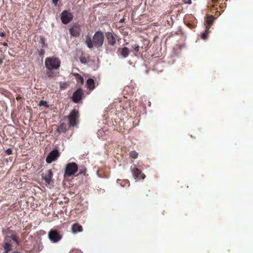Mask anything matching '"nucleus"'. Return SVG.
<instances>
[{"mask_svg":"<svg viewBox=\"0 0 253 253\" xmlns=\"http://www.w3.org/2000/svg\"><path fill=\"white\" fill-rule=\"evenodd\" d=\"M10 239H11V236H5V238H4V243H5V242L9 243V242L10 241Z\"/></svg>","mask_w":253,"mask_h":253,"instance_id":"26","label":"nucleus"},{"mask_svg":"<svg viewBox=\"0 0 253 253\" xmlns=\"http://www.w3.org/2000/svg\"><path fill=\"white\" fill-rule=\"evenodd\" d=\"M3 45L4 46H8V44L6 42H4L3 43Z\"/></svg>","mask_w":253,"mask_h":253,"instance_id":"34","label":"nucleus"},{"mask_svg":"<svg viewBox=\"0 0 253 253\" xmlns=\"http://www.w3.org/2000/svg\"><path fill=\"white\" fill-rule=\"evenodd\" d=\"M42 249V247L39 248V250L40 251V250H41Z\"/></svg>","mask_w":253,"mask_h":253,"instance_id":"37","label":"nucleus"},{"mask_svg":"<svg viewBox=\"0 0 253 253\" xmlns=\"http://www.w3.org/2000/svg\"><path fill=\"white\" fill-rule=\"evenodd\" d=\"M124 183H126V184H127L129 182L128 180H125L124 181Z\"/></svg>","mask_w":253,"mask_h":253,"instance_id":"35","label":"nucleus"},{"mask_svg":"<svg viewBox=\"0 0 253 253\" xmlns=\"http://www.w3.org/2000/svg\"><path fill=\"white\" fill-rule=\"evenodd\" d=\"M214 17L213 15H211L209 17H208L206 19V23L207 25L206 26V31H209V29L211 28V26L212 25Z\"/></svg>","mask_w":253,"mask_h":253,"instance_id":"12","label":"nucleus"},{"mask_svg":"<svg viewBox=\"0 0 253 253\" xmlns=\"http://www.w3.org/2000/svg\"><path fill=\"white\" fill-rule=\"evenodd\" d=\"M11 240L15 242L17 244H19V241L15 235H12L11 236Z\"/></svg>","mask_w":253,"mask_h":253,"instance_id":"23","label":"nucleus"},{"mask_svg":"<svg viewBox=\"0 0 253 253\" xmlns=\"http://www.w3.org/2000/svg\"><path fill=\"white\" fill-rule=\"evenodd\" d=\"M119 51L120 52V54L122 58H126L128 57L129 53V50L126 47H124L121 49H120Z\"/></svg>","mask_w":253,"mask_h":253,"instance_id":"13","label":"nucleus"},{"mask_svg":"<svg viewBox=\"0 0 253 253\" xmlns=\"http://www.w3.org/2000/svg\"><path fill=\"white\" fill-rule=\"evenodd\" d=\"M4 249V253H8L9 251L11 250V246L8 242L4 243V245L3 246Z\"/></svg>","mask_w":253,"mask_h":253,"instance_id":"17","label":"nucleus"},{"mask_svg":"<svg viewBox=\"0 0 253 253\" xmlns=\"http://www.w3.org/2000/svg\"><path fill=\"white\" fill-rule=\"evenodd\" d=\"M57 131L60 133H65L67 131L66 125L64 123L61 124L57 129Z\"/></svg>","mask_w":253,"mask_h":253,"instance_id":"18","label":"nucleus"},{"mask_svg":"<svg viewBox=\"0 0 253 253\" xmlns=\"http://www.w3.org/2000/svg\"><path fill=\"white\" fill-rule=\"evenodd\" d=\"M73 18L72 14L67 10H63L61 14V20L64 24L69 23Z\"/></svg>","mask_w":253,"mask_h":253,"instance_id":"7","label":"nucleus"},{"mask_svg":"<svg viewBox=\"0 0 253 253\" xmlns=\"http://www.w3.org/2000/svg\"><path fill=\"white\" fill-rule=\"evenodd\" d=\"M119 181H120V179H118V180H117V182L118 183V182H119Z\"/></svg>","mask_w":253,"mask_h":253,"instance_id":"38","label":"nucleus"},{"mask_svg":"<svg viewBox=\"0 0 253 253\" xmlns=\"http://www.w3.org/2000/svg\"><path fill=\"white\" fill-rule=\"evenodd\" d=\"M139 45H135V46L134 47V50L135 52H138L139 50Z\"/></svg>","mask_w":253,"mask_h":253,"instance_id":"29","label":"nucleus"},{"mask_svg":"<svg viewBox=\"0 0 253 253\" xmlns=\"http://www.w3.org/2000/svg\"><path fill=\"white\" fill-rule=\"evenodd\" d=\"M5 153L8 155H10L12 154V149L11 148H8L5 150Z\"/></svg>","mask_w":253,"mask_h":253,"instance_id":"27","label":"nucleus"},{"mask_svg":"<svg viewBox=\"0 0 253 253\" xmlns=\"http://www.w3.org/2000/svg\"><path fill=\"white\" fill-rule=\"evenodd\" d=\"M39 55L42 56H43L44 54V51L43 49H41L39 51Z\"/></svg>","mask_w":253,"mask_h":253,"instance_id":"28","label":"nucleus"},{"mask_svg":"<svg viewBox=\"0 0 253 253\" xmlns=\"http://www.w3.org/2000/svg\"><path fill=\"white\" fill-rule=\"evenodd\" d=\"M184 2H185V3H188V4H191V3H192V1H191V0H187V1H186V0H184Z\"/></svg>","mask_w":253,"mask_h":253,"instance_id":"30","label":"nucleus"},{"mask_svg":"<svg viewBox=\"0 0 253 253\" xmlns=\"http://www.w3.org/2000/svg\"><path fill=\"white\" fill-rule=\"evenodd\" d=\"M104 36L100 31H97L94 34L92 39L89 36H85V43L89 49H91L93 46L99 48L103 44Z\"/></svg>","mask_w":253,"mask_h":253,"instance_id":"1","label":"nucleus"},{"mask_svg":"<svg viewBox=\"0 0 253 253\" xmlns=\"http://www.w3.org/2000/svg\"><path fill=\"white\" fill-rule=\"evenodd\" d=\"M86 86L89 90H93L95 87L94 81L93 79L91 78L88 79L86 81Z\"/></svg>","mask_w":253,"mask_h":253,"instance_id":"15","label":"nucleus"},{"mask_svg":"<svg viewBox=\"0 0 253 253\" xmlns=\"http://www.w3.org/2000/svg\"><path fill=\"white\" fill-rule=\"evenodd\" d=\"M60 61L55 57H47L45 60V66L47 70L58 69L60 66Z\"/></svg>","mask_w":253,"mask_h":253,"instance_id":"2","label":"nucleus"},{"mask_svg":"<svg viewBox=\"0 0 253 253\" xmlns=\"http://www.w3.org/2000/svg\"><path fill=\"white\" fill-rule=\"evenodd\" d=\"M40 106H45L46 107H48V106L47 104V102L46 101H41L40 102V104H39Z\"/></svg>","mask_w":253,"mask_h":253,"instance_id":"24","label":"nucleus"},{"mask_svg":"<svg viewBox=\"0 0 253 253\" xmlns=\"http://www.w3.org/2000/svg\"><path fill=\"white\" fill-rule=\"evenodd\" d=\"M78 167L75 163H69L65 167L64 176L70 177L78 171Z\"/></svg>","mask_w":253,"mask_h":253,"instance_id":"3","label":"nucleus"},{"mask_svg":"<svg viewBox=\"0 0 253 253\" xmlns=\"http://www.w3.org/2000/svg\"><path fill=\"white\" fill-rule=\"evenodd\" d=\"M83 231L82 226L78 224H74L72 226V231L73 234L81 232Z\"/></svg>","mask_w":253,"mask_h":253,"instance_id":"14","label":"nucleus"},{"mask_svg":"<svg viewBox=\"0 0 253 253\" xmlns=\"http://www.w3.org/2000/svg\"><path fill=\"white\" fill-rule=\"evenodd\" d=\"M88 58L84 55H82L80 57L79 59L80 62L84 64H85L87 63Z\"/></svg>","mask_w":253,"mask_h":253,"instance_id":"20","label":"nucleus"},{"mask_svg":"<svg viewBox=\"0 0 253 253\" xmlns=\"http://www.w3.org/2000/svg\"><path fill=\"white\" fill-rule=\"evenodd\" d=\"M106 37L109 44L114 46L116 43V40L111 32H107Z\"/></svg>","mask_w":253,"mask_h":253,"instance_id":"11","label":"nucleus"},{"mask_svg":"<svg viewBox=\"0 0 253 253\" xmlns=\"http://www.w3.org/2000/svg\"><path fill=\"white\" fill-rule=\"evenodd\" d=\"M0 36L3 37L5 36V34L3 32H0Z\"/></svg>","mask_w":253,"mask_h":253,"instance_id":"33","label":"nucleus"},{"mask_svg":"<svg viewBox=\"0 0 253 253\" xmlns=\"http://www.w3.org/2000/svg\"><path fill=\"white\" fill-rule=\"evenodd\" d=\"M209 31H207L206 29L205 31L201 34V38L203 40H206L207 38V36H208V34L209 33Z\"/></svg>","mask_w":253,"mask_h":253,"instance_id":"22","label":"nucleus"},{"mask_svg":"<svg viewBox=\"0 0 253 253\" xmlns=\"http://www.w3.org/2000/svg\"><path fill=\"white\" fill-rule=\"evenodd\" d=\"M121 185L122 186V187H124L125 186V184H123L122 183L121 184Z\"/></svg>","mask_w":253,"mask_h":253,"instance_id":"36","label":"nucleus"},{"mask_svg":"<svg viewBox=\"0 0 253 253\" xmlns=\"http://www.w3.org/2000/svg\"><path fill=\"white\" fill-rule=\"evenodd\" d=\"M74 75L76 77V79L78 83L81 84H83L84 82V78L82 76H81L79 74H74Z\"/></svg>","mask_w":253,"mask_h":253,"instance_id":"19","label":"nucleus"},{"mask_svg":"<svg viewBox=\"0 0 253 253\" xmlns=\"http://www.w3.org/2000/svg\"><path fill=\"white\" fill-rule=\"evenodd\" d=\"M59 156V153L56 149H54L50 152L46 158V162L48 164H50L55 161Z\"/></svg>","mask_w":253,"mask_h":253,"instance_id":"8","label":"nucleus"},{"mask_svg":"<svg viewBox=\"0 0 253 253\" xmlns=\"http://www.w3.org/2000/svg\"><path fill=\"white\" fill-rule=\"evenodd\" d=\"M46 75L49 78H51L53 76V73L51 71V70H48L46 72Z\"/></svg>","mask_w":253,"mask_h":253,"instance_id":"25","label":"nucleus"},{"mask_svg":"<svg viewBox=\"0 0 253 253\" xmlns=\"http://www.w3.org/2000/svg\"><path fill=\"white\" fill-rule=\"evenodd\" d=\"M79 117V111L76 109L73 110L67 117L69 127L75 126L77 125V120Z\"/></svg>","mask_w":253,"mask_h":253,"instance_id":"4","label":"nucleus"},{"mask_svg":"<svg viewBox=\"0 0 253 253\" xmlns=\"http://www.w3.org/2000/svg\"><path fill=\"white\" fill-rule=\"evenodd\" d=\"M53 176L52 171L51 169H48L45 173L42 174V177L45 182L47 184H50L52 177Z\"/></svg>","mask_w":253,"mask_h":253,"instance_id":"10","label":"nucleus"},{"mask_svg":"<svg viewBox=\"0 0 253 253\" xmlns=\"http://www.w3.org/2000/svg\"><path fill=\"white\" fill-rule=\"evenodd\" d=\"M125 20V19L124 18H122V19H121L120 20L119 22H120V23H122L124 22Z\"/></svg>","mask_w":253,"mask_h":253,"instance_id":"32","label":"nucleus"},{"mask_svg":"<svg viewBox=\"0 0 253 253\" xmlns=\"http://www.w3.org/2000/svg\"><path fill=\"white\" fill-rule=\"evenodd\" d=\"M130 170L133 177L136 180L144 179L145 175L141 172V171L136 168V165H133L130 167Z\"/></svg>","mask_w":253,"mask_h":253,"instance_id":"6","label":"nucleus"},{"mask_svg":"<svg viewBox=\"0 0 253 253\" xmlns=\"http://www.w3.org/2000/svg\"><path fill=\"white\" fill-rule=\"evenodd\" d=\"M83 92L80 88L76 90L73 94L72 100L75 103H78L82 98Z\"/></svg>","mask_w":253,"mask_h":253,"instance_id":"9","label":"nucleus"},{"mask_svg":"<svg viewBox=\"0 0 253 253\" xmlns=\"http://www.w3.org/2000/svg\"><path fill=\"white\" fill-rule=\"evenodd\" d=\"M42 42H43V44L45 47L47 46V44H46L44 42V39L43 38L41 39Z\"/></svg>","mask_w":253,"mask_h":253,"instance_id":"31","label":"nucleus"},{"mask_svg":"<svg viewBox=\"0 0 253 253\" xmlns=\"http://www.w3.org/2000/svg\"><path fill=\"white\" fill-rule=\"evenodd\" d=\"M70 33L71 35L77 37L79 35V29L77 27H72L69 29Z\"/></svg>","mask_w":253,"mask_h":253,"instance_id":"16","label":"nucleus"},{"mask_svg":"<svg viewBox=\"0 0 253 253\" xmlns=\"http://www.w3.org/2000/svg\"><path fill=\"white\" fill-rule=\"evenodd\" d=\"M130 156L133 159H136L138 157V153L135 151H132L130 152Z\"/></svg>","mask_w":253,"mask_h":253,"instance_id":"21","label":"nucleus"},{"mask_svg":"<svg viewBox=\"0 0 253 253\" xmlns=\"http://www.w3.org/2000/svg\"><path fill=\"white\" fill-rule=\"evenodd\" d=\"M48 237L49 240L53 243L58 242L62 239V235L55 229H51L48 232Z\"/></svg>","mask_w":253,"mask_h":253,"instance_id":"5","label":"nucleus"}]
</instances>
